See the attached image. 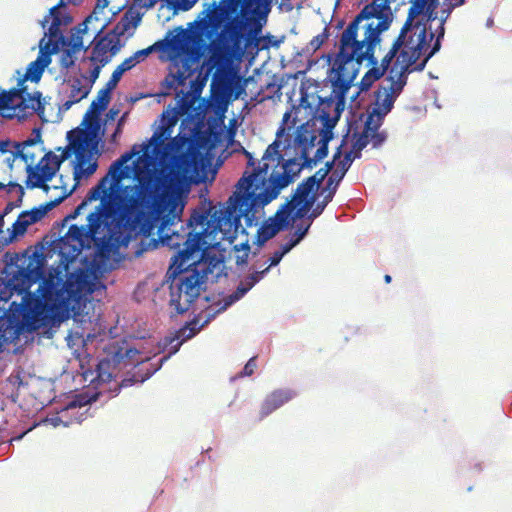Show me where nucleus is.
Masks as SVG:
<instances>
[{
    "label": "nucleus",
    "mask_w": 512,
    "mask_h": 512,
    "mask_svg": "<svg viewBox=\"0 0 512 512\" xmlns=\"http://www.w3.org/2000/svg\"><path fill=\"white\" fill-rule=\"evenodd\" d=\"M65 161L64 157H58L52 151L47 152L36 166H29L27 171V188H42L47 191L49 186L46 182L50 181L56 172L59 170L62 162Z\"/></svg>",
    "instance_id": "11"
},
{
    "label": "nucleus",
    "mask_w": 512,
    "mask_h": 512,
    "mask_svg": "<svg viewBox=\"0 0 512 512\" xmlns=\"http://www.w3.org/2000/svg\"><path fill=\"white\" fill-rule=\"evenodd\" d=\"M153 49L154 47L150 46L148 48L138 50L125 60L130 62L129 65L133 68L137 63L143 61L153 51Z\"/></svg>",
    "instance_id": "38"
},
{
    "label": "nucleus",
    "mask_w": 512,
    "mask_h": 512,
    "mask_svg": "<svg viewBox=\"0 0 512 512\" xmlns=\"http://www.w3.org/2000/svg\"><path fill=\"white\" fill-rule=\"evenodd\" d=\"M34 132H36V136L34 138H28L22 143H18L16 146L15 155L19 156L27 164V167L34 166L37 157V152L35 150H37L38 153H41L44 150L41 147H37V145L42 142L40 131L35 129Z\"/></svg>",
    "instance_id": "19"
},
{
    "label": "nucleus",
    "mask_w": 512,
    "mask_h": 512,
    "mask_svg": "<svg viewBox=\"0 0 512 512\" xmlns=\"http://www.w3.org/2000/svg\"><path fill=\"white\" fill-rule=\"evenodd\" d=\"M410 3L406 21L383 57L384 67L394 60L398 52H407L408 56L420 59L426 54L434 38L432 32L427 33L425 23L419 18L428 7H437V5L432 4L430 0H411Z\"/></svg>",
    "instance_id": "8"
},
{
    "label": "nucleus",
    "mask_w": 512,
    "mask_h": 512,
    "mask_svg": "<svg viewBox=\"0 0 512 512\" xmlns=\"http://www.w3.org/2000/svg\"><path fill=\"white\" fill-rule=\"evenodd\" d=\"M329 36H330V34L328 31V28L325 27L320 34L314 36L310 40V42L308 43V46H307V50L316 52L328 40Z\"/></svg>",
    "instance_id": "35"
},
{
    "label": "nucleus",
    "mask_w": 512,
    "mask_h": 512,
    "mask_svg": "<svg viewBox=\"0 0 512 512\" xmlns=\"http://www.w3.org/2000/svg\"><path fill=\"white\" fill-rule=\"evenodd\" d=\"M268 271L269 267H266L261 271H255L246 276L245 279L238 286L236 294H240V296H242L245 293H247L256 283H258L265 276V274Z\"/></svg>",
    "instance_id": "31"
},
{
    "label": "nucleus",
    "mask_w": 512,
    "mask_h": 512,
    "mask_svg": "<svg viewBox=\"0 0 512 512\" xmlns=\"http://www.w3.org/2000/svg\"><path fill=\"white\" fill-rule=\"evenodd\" d=\"M206 250H207V249H205V251H206ZM201 251H202V252H201V255H204V249H201ZM199 252H200V250H199V251H197V252H194V253L189 257V259H187V260L184 262V264H183L182 268H183V269H196L200 274H204V275H205V277H204V282L201 284V286H202V285L205 283V280H206V274H205V273H202V272H200V271L198 270L199 259H198V258H194V254H195V253H199Z\"/></svg>",
    "instance_id": "40"
},
{
    "label": "nucleus",
    "mask_w": 512,
    "mask_h": 512,
    "mask_svg": "<svg viewBox=\"0 0 512 512\" xmlns=\"http://www.w3.org/2000/svg\"><path fill=\"white\" fill-rule=\"evenodd\" d=\"M438 50L439 44L437 43L420 63H417L419 59L408 56L407 52H398L394 58L396 59L394 64L388 68L387 84L380 85L374 93L375 101L371 110L368 111V116L383 120L407 84L408 75L413 71H422L428 60Z\"/></svg>",
    "instance_id": "7"
},
{
    "label": "nucleus",
    "mask_w": 512,
    "mask_h": 512,
    "mask_svg": "<svg viewBox=\"0 0 512 512\" xmlns=\"http://www.w3.org/2000/svg\"><path fill=\"white\" fill-rule=\"evenodd\" d=\"M117 364L118 363H114L113 361V353H111V358L101 359L96 367V380L100 383L110 382L113 378V372Z\"/></svg>",
    "instance_id": "29"
},
{
    "label": "nucleus",
    "mask_w": 512,
    "mask_h": 512,
    "mask_svg": "<svg viewBox=\"0 0 512 512\" xmlns=\"http://www.w3.org/2000/svg\"><path fill=\"white\" fill-rule=\"evenodd\" d=\"M197 324L198 321L196 320L187 323L185 326H183L176 332L175 337L169 339V344H172L174 341H177V343L173 346V349L170 352V354L176 353L184 341L191 339L199 332L200 327H197Z\"/></svg>",
    "instance_id": "28"
},
{
    "label": "nucleus",
    "mask_w": 512,
    "mask_h": 512,
    "mask_svg": "<svg viewBox=\"0 0 512 512\" xmlns=\"http://www.w3.org/2000/svg\"><path fill=\"white\" fill-rule=\"evenodd\" d=\"M315 200H316V196L312 195L308 200L302 202L303 205L297 210V216L303 217L313 206Z\"/></svg>",
    "instance_id": "44"
},
{
    "label": "nucleus",
    "mask_w": 512,
    "mask_h": 512,
    "mask_svg": "<svg viewBox=\"0 0 512 512\" xmlns=\"http://www.w3.org/2000/svg\"><path fill=\"white\" fill-rule=\"evenodd\" d=\"M284 225H286V217L281 216L278 218L276 224H266L261 226L257 232L259 241H268L269 239L274 237Z\"/></svg>",
    "instance_id": "30"
},
{
    "label": "nucleus",
    "mask_w": 512,
    "mask_h": 512,
    "mask_svg": "<svg viewBox=\"0 0 512 512\" xmlns=\"http://www.w3.org/2000/svg\"><path fill=\"white\" fill-rule=\"evenodd\" d=\"M92 19V16H88L82 23L72 28L69 37L63 36L59 28L56 37H51L49 35V39H51L53 42H58V45L61 43L63 46L66 47L60 59L62 67L68 69L74 65V55L76 52L80 51L83 48V35L88 32L89 24L92 23Z\"/></svg>",
    "instance_id": "12"
},
{
    "label": "nucleus",
    "mask_w": 512,
    "mask_h": 512,
    "mask_svg": "<svg viewBox=\"0 0 512 512\" xmlns=\"http://www.w3.org/2000/svg\"><path fill=\"white\" fill-rule=\"evenodd\" d=\"M454 8L455 7L453 6L452 1H450L449 3L444 2L443 8L441 10V23H440V29H439V32H438V38H437V41L434 44V46L437 43L440 45L439 38L444 36V23L447 20V18L450 16V14H451V12L453 11Z\"/></svg>",
    "instance_id": "36"
},
{
    "label": "nucleus",
    "mask_w": 512,
    "mask_h": 512,
    "mask_svg": "<svg viewBox=\"0 0 512 512\" xmlns=\"http://www.w3.org/2000/svg\"><path fill=\"white\" fill-rule=\"evenodd\" d=\"M244 154L247 158V166L252 168V172L257 169L259 166H262L263 163H258V166H256V161L253 158L252 154L248 151H244ZM248 173H251V171H247Z\"/></svg>",
    "instance_id": "52"
},
{
    "label": "nucleus",
    "mask_w": 512,
    "mask_h": 512,
    "mask_svg": "<svg viewBox=\"0 0 512 512\" xmlns=\"http://www.w3.org/2000/svg\"><path fill=\"white\" fill-rule=\"evenodd\" d=\"M432 2V4H436L438 6V0H430Z\"/></svg>",
    "instance_id": "63"
},
{
    "label": "nucleus",
    "mask_w": 512,
    "mask_h": 512,
    "mask_svg": "<svg viewBox=\"0 0 512 512\" xmlns=\"http://www.w3.org/2000/svg\"><path fill=\"white\" fill-rule=\"evenodd\" d=\"M106 27L105 21H102L99 27H93L94 32L96 33L94 39L97 38V36L103 31V29Z\"/></svg>",
    "instance_id": "55"
},
{
    "label": "nucleus",
    "mask_w": 512,
    "mask_h": 512,
    "mask_svg": "<svg viewBox=\"0 0 512 512\" xmlns=\"http://www.w3.org/2000/svg\"><path fill=\"white\" fill-rule=\"evenodd\" d=\"M140 21V13L133 9H129L122 15L118 23L109 34L115 36L116 39H119L120 36H123L131 28H136Z\"/></svg>",
    "instance_id": "23"
},
{
    "label": "nucleus",
    "mask_w": 512,
    "mask_h": 512,
    "mask_svg": "<svg viewBox=\"0 0 512 512\" xmlns=\"http://www.w3.org/2000/svg\"><path fill=\"white\" fill-rule=\"evenodd\" d=\"M159 170L137 172V184L126 186L119 197L118 207L123 215L149 213L160 221V229L181 222L184 198L202 168V157L193 139L178 134L162 151Z\"/></svg>",
    "instance_id": "2"
},
{
    "label": "nucleus",
    "mask_w": 512,
    "mask_h": 512,
    "mask_svg": "<svg viewBox=\"0 0 512 512\" xmlns=\"http://www.w3.org/2000/svg\"><path fill=\"white\" fill-rule=\"evenodd\" d=\"M294 247V243H286L282 246L281 250L275 251L269 259V265L267 267L276 266L279 264L283 256L288 253Z\"/></svg>",
    "instance_id": "37"
},
{
    "label": "nucleus",
    "mask_w": 512,
    "mask_h": 512,
    "mask_svg": "<svg viewBox=\"0 0 512 512\" xmlns=\"http://www.w3.org/2000/svg\"><path fill=\"white\" fill-rule=\"evenodd\" d=\"M436 8L437 7H428L424 14H422L419 18V20L425 23V27L427 30L428 23L434 21L437 18Z\"/></svg>",
    "instance_id": "42"
},
{
    "label": "nucleus",
    "mask_w": 512,
    "mask_h": 512,
    "mask_svg": "<svg viewBox=\"0 0 512 512\" xmlns=\"http://www.w3.org/2000/svg\"><path fill=\"white\" fill-rule=\"evenodd\" d=\"M268 271L269 267H266L261 271H255L246 276L245 279L238 286L236 294H240V296H242L245 293H247L256 283H258L265 276V274Z\"/></svg>",
    "instance_id": "32"
},
{
    "label": "nucleus",
    "mask_w": 512,
    "mask_h": 512,
    "mask_svg": "<svg viewBox=\"0 0 512 512\" xmlns=\"http://www.w3.org/2000/svg\"><path fill=\"white\" fill-rule=\"evenodd\" d=\"M104 66L105 65H102V63H96V65L90 70L89 77H84L85 81H87L86 84H91L92 86L93 83L98 79L100 71Z\"/></svg>",
    "instance_id": "43"
},
{
    "label": "nucleus",
    "mask_w": 512,
    "mask_h": 512,
    "mask_svg": "<svg viewBox=\"0 0 512 512\" xmlns=\"http://www.w3.org/2000/svg\"><path fill=\"white\" fill-rule=\"evenodd\" d=\"M3 226H4L3 215H0V232L2 231Z\"/></svg>",
    "instance_id": "57"
},
{
    "label": "nucleus",
    "mask_w": 512,
    "mask_h": 512,
    "mask_svg": "<svg viewBox=\"0 0 512 512\" xmlns=\"http://www.w3.org/2000/svg\"><path fill=\"white\" fill-rule=\"evenodd\" d=\"M177 122L176 117H168L165 123L161 126L160 132H155L151 138V144L153 145V153L156 156L162 158V151L166 145V140L170 137L171 129Z\"/></svg>",
    "instance_id": "22"
},
{
    "label": "nucleus",
    "mask_w": 512,
    "mask_h": 512,
    "mask_svg": "<svg viewBox=\"0 0 512 512\" xmlns=\"http://www.w3.org/2000/svg\"><path fill=\"white\" fill-rule=\"evenodd\" d=\"M283 132L284 129L280 128L277 138L266 148L261 159L263 165L251 173L245 172L247 176H252L250 179L253 184L259 186L257 189L265 203L276 199L282 189L294 182L304 167L311 168L309 153L315 146L317 136L303 126L298 128L294 143L300 156L285 160L278 139Z\"/></svg>",
    "instance_id": "5"
},
{
    "label": "nucleus",
    "mask_w": 512,
    "mask_h": 512,
    "mask_svg": "<svg viewBox=\"0 0 512 512\" xmlns=\"http://www.w3.org/2000/svg\"><path fill=\"white\" fill-rule=\"evenodd\" d=\"M71 152H73V147L71 145V142L69 141V144L62 149V153H61V155L59 157H64L65 156V160H66L67 158L70 157Z\"/></svg>",
    "instance_id": "54"
},
{
    "label": "nucleus",
    "mask_w": 512,
    "mask_h": 512,
    "mask_svg": "<svg viewBox=\"0 0 512 512\" xmlns=\"http://www.w3.org/2000/svg\"><path fill=\"white\" fill-rule=\"evenodd\" d=\"M145 249H146V248H141L140 250H138V251L136 252V255H140V254H141Z\"/></svg>",
    "instance_id": "60"
},
{
    "label": "nucleus",
    "mask_w": 512,
    "mask_h": 512,
    "mask_svg": "<svg viewBox=\"0 0 512 512\" xmlns=\"http://www.w3.org/2000/svg\"><path fill=\"white\" fill-rule=\"evenodd\" d=\"M384 280H385L386 283H390L391 282V276L390 275H385Z\"/></svg>",
    "instance_id": "58"
},
{
    "label": "nucleus",
    "mask_w": 512,
    "mask_h": 512,
    "mask_svg": "<svg viewBox=\"0 0 512 512\" xmlns=\"http://www.w3.org/2000/svg\"><path fill=\"white\" fill-rule=\"evenodd\" d=\"M251 176L244 172L236 184V190L227 201L224 210L215 212L211 219L205 211H194L187 227L181 226L183 234L172 231L168 234L170 226L160 229L158 226L159 240L170 248H180L172 258L167 277L172 280L170 285V306L176 314H183L200 296L201 284L204 282V274L196 269H183L184 262L201 249L214 247L219 240L234 237L241 227V218H244L246 227L258 224L259 212L268 203L263 201L262 194L254 185Z\"/></svg>",
    "instance_id": "1"
},
{
    "label": "nucleus",
    "mask_w": 512,
    "mask_h": 512,
    "mask_svg": "<svg viewBox=\"0 0 512 512\" xmlns=\"http://www.w3.org/2000/svg\"><path fill=\"white\" fill-rule=\"evenodd\" d=\"M134 155V151L126 152L114 161L108 174L89 191L87 199L89 201L103 200L112 189V184L109 183V175L115 182L124 179L126 175L124 164ZM121 195L122 193L117 196L115 203H110L106 207H104L102 201L96 211L88 215L86 226L71 225L67 237L77 241L80 247L89 246L93 243L100 250H108L112 242L118 246L127 247L139 235L144 238L149 237L156 227V223L160 221L154 220L150 214L149 218L141 223L140 218L146 213L123 215L118 207Z\"/></svg>",
    "instance_id": "4"
},
{
    "label": "nucleus",
    "mask_w": 512,
    "mask_h": 512,
    "mask_svg": "<svg viewBox=\"0 0 512 512\" xmlns=\"http://www.w3.org/2000/svg\"><path fill=\"white\" fill-rule=\"evenodd\" d=\"M243 248L245 249V253L242 257L237 258V260H236L237 264H244L247 262L248 251H249L250 247L248 244H245V245H243Z\"/></svg>",
    "instance_id": "53"
},
{
    "label": "nucleus",
    "mask_w": 512,
    "mask_h": 512,
    "mask_svg": "<svg viewBox=\"0 0 512 512\" xmlns=\"http://www.w3.org/2000/svg\"><path fill=\"white\" fill-rule=\"evenodd\" d=\"M112 90L113 88L108 87L106 84L105 87L98 92L96 99L90 104L84 117V122L87 123L88 127L92 126L93 123H98L100 113L107 108L110 102Z\"/></svg>",
    "instance_id": "18"
},
{
    "label": "nucleus",
    "mask_w": 512,
    "mask_h": 512,
    "mask_svg": "<svg viewBox=\"0 0 512 512\" xmlns=\"http://www.w3.org/2000/svg\"><path fill=\"white\" fill-rule=\"evenodd\" d=\"M18 110L25 114L37 113L41 115L44 113L45 107L41 101V93L35 92L30 94L26 91V94L21 98L18 103Z\"/></svg>",
    "instance_id": "24"
},
{
    "label": "nucleus",
    "mask_w": 512,
    "mask_h": 512,
    "mask_svg": "<svg viewBox=\"0 0 512 512\" xmlns=\"http://www.w3.org/2000/svg\"><path fill=\"white\" fill-rule=\"evenodd\" d=\"M382 122L383 120L374 119L373 116H367L364 124L365 133L368 135V140L372 143L374 148L382 145L386 139L385 133L378 131Z\"/></svg>",
    "instance_id": "27"
},
{
    "label": "nucleus",
    "mask_w": 512,
    "mask_h": 512,
    "mask_svg": "<svg viewBox=\"0 0 512 512\" xmlns=\"http://www.w3.org/2000/svg\"><path fill=\"white\" fill-rule=\"evenodd\" d=\"M22 200L23 199H16V201H10L6 204L5 208L3 209V211L0 213V215H3V218L8 215L9 213H11L16 207H19L22 203Z\"/></svg>",
    "instance_id": "46"
},
{
    "label": "nucleus",
    "mask_w": 512,
    "mask_h": 512,
    "mask_svg": "<svg viewBox=\"0 0 512 512\" xmlns=\"http://www.w3.org/2000/svg\"><path fill=\"white\" fill-rule=\"evenodd\" d=\"M81 3H82V0H67V1L59 0L58 4L53 6L49 10V14L47 16H45V18H44V20L42 22V26L45 27L46 24L49 21V18H52L51 24H50V26L48 28V34L51 37H56L57 36L58 28H60V26L62 24H68L71 21L70 17H65L64 20H62L61 17H60L59 9L61 7H64L66 4L79 5Z\"/></svg>",
    "instance_id": "21"
},
{
    "label": "nucleus",
    "mask_w": 512,
    "mask_h": 512,
    "mask_svg": "<svg viewBox=\"0 0 512 512\" xmlns=\"http://www.w3.org/2000/svg\"><path fill=\"white\" fill-rule=\"evenodd\" d=\"M345 174L346 172H344V168L338 167L336 170L333 171V173L331 174L327 181L326 189L328 190V192L324 196V199L316 204V206L309 215V219H315L322 214L328 203L332 201L337 191V187L341 180L344 178Z\"/></svg>",
    "instance_id": "17"
},
{
    "label": "nucleus",
    "mask_w": 512,
    "mask_h": 512,
    "mask_svg": "<svg viewBox=\"0 0 512 512\" xmlns=\"http://www.w3.org/2000/svg\"><path fill=\"white\" fill-rule=\"evenodd\" d=\"M70 194L71 191L69 193H64L53 201L47 202L45 205L34 207L31 210L22 211L12 225L10 238L13 239L17 236L23 235L27 231L28 226L40 221L49 210L59 205Z\"/></svg>",
    "instance_id": "13"
},
{
    "label": "nucleus",
    "mask_w": 512,
    "mask_h": 512,
    "mask_svg": "<svg viewBox=\"0 0 512 512\" xmlns=\"http://www.w3.org/2000/svg\"><path fill=\"white\" fill-rule=\"evenodd\" d=\"M59 50L58 42H53L49 39L44 47H41L40 56L33 62L28 65L25 79H30L31 81H39L45 68L51 62V54L57 53Z\"/></svg>",
    "instance_id": "14"
},
{
    "label": "nucleus",
    "mask_w": 512,
    "mask_h": 512,
    "mask_svg": "<svg viewBox=\"0 0 512 512\" xmlns=\"http://www.w3.org/2000/svg\"><path fill=\"white\" fill-rule=\"evenodd\" d=\"M393 0H372L343 30L339 38V51L336 54L329 73L333 91L341 97L350 89L359 66L367 61L371 68L361 80L363 89L369 88L379 80L392 64L384 67L375 51L381 44V34L387 31L393 22L391 2Z\"/></svg>",
    "instance_id": "3"
},
{
    "label": "nucleus",
    "mask_w": 512,
    "mask_h": 512,
    "mask_svg": "<svg viewBox=\"0 0 512 512\" xmlns=\"http://www.w3.org/2000/svg\"><path fill=\"white\" fill-rule=\"evenodd\" d=\"M219 74H220V69H217V70H216V72H215V74H214V77H213V78H214V79L219 78Z\"/></svg>",
    "instance_id": "59"
},
{
    "label": "nucleus",
    "mask_w": 512,
    "mask_h": 512,
    "mask_svg": "<svg viewBox=\"0 0 512 512\" xmlns=\"http://www.w3.org/2000/svg\"><path fill=\"white\" fill-rule=\"evenodd\" d=\"M107 5H108V0H97L96 7L94 8L92 14L90 15L93 17L92 22L99 20L97 17L98 10L102 11Z\"/></svg>",
    "instance_id": "49"
},
{
    "label": "nucleus",
    "mask_w": 512,
    "mask_h": 512,
    "mask_svg": "<svg viewBox=\"0 0 512 512\" xmlns=\"http://www.w3.org/2000/svg\"><path fill=\"white\" fill-rule=\"evenodd\" d=\"M119 50V39L107 34L101 37L94 45L89 60L94 63L106 65L111 56Z\"/></svg>",
    "instance_id": "15"
},
{
    "label": "nucleus",
    "mask_w": 512,
    "mask_h": 512,
    "mask_svg": "<svg viewBox=\"0 0 512 512\" xmlns=\"http://www.w3.org/2000/svg\"><path fill=\"white\" fill-rule=\"evenodd\" d=\"M2 93L7 102V108L18 109V103L21 101V98L24 96V94H26V88H14L9 91H3Z\"/></svg>",
    "instance_id": "33"
},
{
    "label": "nucleus",
    "mask_w": 512,
    "mask_h": 512,
    "mask_svg": "<svg viewBox=\"0 0 512 512\" xmlns=\"http://www.w3.org/2000/svg\"><path fill=\"white\" fill-rule=\"evenodd\" d=\"M6 188L8 189V192L16 191L18 196L17 198L23 199L25 193L23 187L20 184L15 182H9Z\"/></svg>",
    "instance_id": "47"
},
{
    "label": "nucleus",
    "mask_w": 512,
    "mask_h": 512,
    "mask_svg": "<svg viewBox=\"0 0 512 512\" xmlns=\"http://www.w3.org/2000/svg\"><path fill=\"white\" fill-rule=\"evenodd\" d=\"M6 187H7V185H5V184H3V183H0V189H2V188H6Z\"/></svg>",
    "instance_id": "62"
},
{
    "label": "nucleus",
    "mask_w": 512,
    "mask_h": 512,
    "mask_svg": "<svg viewBox=\"0 0 512 512\" xmlns=\"http://www.w3.org/2000/svg\"><path fill=\"white\" fill-rule=\"evenodd\" d=\"M368 143V135L365 133L364 129L362 133H353L352 149L350 151L345 152L343 158L338 161L337 166L339 168H344V172H347L352 162L356 158H360L361 151L367 146Z\"/></svg>",
    "instance_id": "20"
},
{
    "label": "nucleus",
    "mask_w": 512,
    "mask_h": 512,
    "mask_svg": "<svg viewBox=\"0 0 512 512\" xmlns=\"http://www.w3.org/2000/svg\"><path fill=\"white\" fill-rule=\"evenodd\" d=\"M67 139L71 142L73 153L76 156L74 179L79 182L81 177H89L95 173L97 161H91L92 151L96 148L97 142L94 135L86 129H74L67 133Z\"/></svg>",
    "instance_id": "9"
},
{
    "label": "nucleus",
    "mask_w": 512,
    "mask_h": 512,
    "mask_svg": "<svg viewBox=\"0 0 512 512\" xmlns=\"http://www.w3.org/2000/svg\"><path fill=\"white\" fill-rule=\"evenodd\" d=\"M316 187V181L313 177H308L303 180L296 188L292 199L286 204V206L294 209L296 206L300 205L302 202L308 200L310 197V193Z\"/></svg>",
    "instance_id": "26"
},
{
    "label": "nucleus",
    "mask_w": 512,
    "mask_h": 512,
    "mask_svg": "<svg viewBox=\"0 0 512 512\" xmlns=\"http://www.w3.org/2000/svg\"><path fill=\"white\" fill-rule=\"evenodd\" d=\"M85 279L70 276L63 281L50 275L37 289V295L28 292L20 304L22 317L29 330L34 331L44 325L50 314L68 313L74 310L82 299Z\"/></svg>",
    "instance_id": "6"
},
{
    "label": "nucleus",
    "mask_w": 512,
    "mask_h": 512,
    "mask_svg": "<svg viewBox=\"0 0 512 512\" xmlns=\"http://www.w3.org/2000/svg\"><path fill=\"white\" fill-rule=\"evenodd\" d=\"M296 396V392L291 389H277L266 396L261 404L259 420L264 419L272 412L282 407Z\"/></svg>",
    "instance_id": "16"
},
{
    "label": "nucleus",
    "mask_w": 512,
    "mask_h": 512,
    "mask_svg": "<svg viewBox=\"0 0 512 512\" xmlns=\"http://www.w3.org/2000/svg\"><path fill=\"white\" fill-rule=\"evenodd\" d=\"M310 225H307L306 227H298L296 231V238L290 240L288 243H294V246L299 243V241L307 234L308 229Z\"/></svg>",
    "instance_id": "51"
},
{
    "label": "nucleus",
    "mask_w": 512,
    "mask_h": 512,
    "mask_svg": "<svg viewBox=\"0 0 512 512\" xmlns=\"http://www.w3.org/2000/svg\"><path fill=\"white\" fill-rule=\"evenodd\" d=\"M319 142H321V145L316 150L314 157L313 158L310 157L311 167L313 165H315L318 161H320L324 157H326V155L328 153L327 142L325 140H320Z\"/></svg>",
    "instance_id": "39"
},
{
    "label": "nucleus",
    "mask_w": 512,
    "mask_h": 512,
    "mask_svg": "<svg viewBox=\"0 0 512 512\" xmlns=\"http://www.w3.org/2000/svg\"><path fill=\"white\" fill-rule=\"evenodd\" d=\"M123 121H124V116H122V117L120 118V120L118 121V123H120V126H122Z\"/></svg>",
    "instance_id": "61"
},
{
    "label": "nucleus",
    "mask_w": 512,
    "mask_h": 512,
    "mask_svg": "<svg viewBox=\"0 0 512 512\" xmlns=\"http://www.w3.org/2000/svg\"><path fill=\"white\" fill-rule=\"evenodd\" d=\"M257 357L253 356L251 357L247 363L245 364L243 370L240 372V377H246V376H252L255 372V369L257 368Z\"/></svg>",
    "instance_id": "41"
},
{
    "label": "nucleus",
    "mask_w": 512,
    "mask_h": 512,
    "mask_svg": "<svg viewBox=\"0 0 512 512\" xmlns=\"http://www.w3.org/2000/svg\"><path fill=\"white\" fill-rule=\"evenodd\" d=\"M5 109H8L7 108V102L3 96V93L1 92L0 93V112L5 110ZM7 147H8V142L6 141H0V153L1 154H4L7 152Z\"/></svg>",
    "instance_id": "45"
},
{
    "label": "nucleus",
    "mask_w": 512,
    "mask_h": 512,
    "mask_svg": "<svg viewBox=\"0 0 512 512\" xmlns=\"http://www.w3.org/2000/svg\"><path fill=\"white\" fill-rule=\"evenodd\" d=\"M328 173H329V169L321 168L314 175L311 176L316 181V187H318L321 184V182L326 178Z\"/></svg>",
    "instance_id": "50"
},
{
    "label": "nucleus",
    "mask_w": 512,
    "mask_h": 512,
    "mask_svg": "<svg viewBox=\"0 0 512 512\" xmlns=\"http://www.w3.org/2000/svg\"><path fill=\"white\" fill-rule=\"evenodd\" d=\"M91 90V84H84L81 78H75L70 84L69 100L63 104V108L68 110L73 104L86 98Z\"/></svg>",
    "instance_id": "25"
},
{
    "label": "nucleus",
    "mask_w": 512,
    "mask_h": 512,
    "mask_svg": "<svg viewBox=\"0 0 512 512\" xmlns=\"http://www.w3.org/2000/svg\"><path fill=\"white\" fill-rule=\"evenodd\" d=\"M113 353V361L114 363L124 364L125 366L128 365H143L142 368L139 369L140 371L145 372L141 375H133L130 378H125L121 381V383L118 385V389L122 387H129L132 386L134 383H143L145 380L150 378L155 372H157L161 365L169 356H165L162 359H160L159 363L154 364H147L149 358H137V356L140 355V351L136 348L132 347H118Z\"/></svg>",
    "instance_id": "10"
},
{
    "label": "nucleus",
    "mask_w": 512,
    "mask_h": 512,
    "mask_svg": "<svg viewBox=\"0 0 512 512\" xmlns=\"http://www.w3.org/2000/svg\"><path fill=\"white\" fill-rule=\"evenodd\" d=\"M129 64H130V62H128V61H126V60H124V61H122V63H121V64H119V65L115 68V70L113 71V73H112V75H111L110 79H109V80H108V82L106 83L108 87H110V88H113V89H114V88L117 86V84H118V82L120 81V79H121L122 75H123L126 71H128V70L132 69V67H131Z\"/></svg>",
    "instance_id": "34"
},
{
    "label": "nucleus",
    "mask_w": 512,
    "mask_h": 512,
    "mask_svg": "<svg viewBox=\"0 0 512 512\" xmlns=\"http://www.w3.org/2000/svg\"><path fill=\"white\" fill-rule=\"evenodd\" d=\"M345 144V139H343L341 145L338 147L337 151L334 154L333 160L330 162H327L325 164V167L323 169H329V172L332 170L334 162L341 158L342 155V147Z\"/></svg>",
    "instance_id": "48"
},
{
    "label": "nucleus",
    "mask_w": 512,
    "mask_h": 512,
    "mask_svg": "<svg viewBox=\"0 0 512 512\" xmlns=\"http://www.w3.org/2000/svg\"><path fill=\"white\" fill-rule=\"evenodd\" d=\"M120 132H121V126H120V123H118V124H117V127H116V130H115V132H114V134H113V137H116V135H117L118 133H120Z\"/></svg>",
    "instance_id": "56"
}]
</instances>
